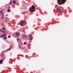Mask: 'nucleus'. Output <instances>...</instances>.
I'll list each match as a JSON object with an SVG mask.
<instances>
[{
    "label": "nucleus",
    "mask_w": 73,
    "mask_h": 73,
    "mask_svg": "<svg viewBox=\"0 0 73 73\" xmlns=\"http://www.w3.org/2000/svg\"><path fill=\"white\" fill-rule=\"evenodd\" d=\"M30 40H32V38H30Z\"/></svg>",
    "instance_id": "25"
},
{
    "label": "nucleus",
    "mask_w": 73,
    "mask_h": 73,
    "mask_svg": "<svg viewBox=\"0 0 73 73\" xmlns=\"http://www.w3.org/2000/svg\"><path fill=\"white\" fill-rule=\"evenodd\" d=\"M0 13H1V15H3V11H0Z\"/></svg>",
    "instance_id": "10"
},
{
    "label": "nucleus",
    "mask_w": 73,
    "mask_h": 73,
    "mask_svg": "<svg viewBox=\"0 0 73 73\" xmlns=\"http://www.w3.org/2000/svg\"><path fill=\"white\" fill-rule=\"evenodd\" d=\"M23 37H24L25 38V37H26L27 36H26V35H23Z\"/></svg>",
    "instance_id": "16"
},
{
    "label": "nucleus",
    "mask_w": 73,
    "mask_h": 73,
    "mask_svg": "<svg viewBox=\"0 0 73 73\" xmlns=\"http://www.w3.org/2000/svg\"><path fill=\"white\" fill-rule=\"evenodd\" d=\"M4 40H6V39H7V37H5L4 38Z\"/></svg>",
    "instance_id": "14"
},
{
    "label": "nucleus",
    "mask_w": 73,
    "mask_h": 73,
    "mask_svg": "<svg viewBox=\"0 0 73 73\" xmlns=\"http://www.w3.org/2000/svg\"><path fill=\"white\" fill-rule=\"evenodd\" d=\"M10 4L11 5H12V3H11V1H10Z\"/></svg>",
    "instance_id": "19"
},
{
    "label": "nucleus",
    "mask_w": 73,
    "mask_h": 73,
    "mask_svg": "<svg viewBox=\"0 0 73 73\" xmlns=\"http://www.w3.org/2000/svg\"><path fill=\"white\" fill-rule=\"evenodd\" d=\"M16 36H17V37H19V34L18 33H16Z\"/></svg>",
    "instance_id": "6"
},
{
    "label": "nucleus",
    "mask_w": 73,
    "mask_h": 73,
    "mask_svg": "<svg viewBox=\"0 0 73 73\" xmlns=\"http://www.w3.org/2000/svg\"><path fill=\"white\" fill-rule=\"evenodd\" d=\"M8 38H11V36L9 35L8 36Z\"/></svg>",
    "instance_id": "18"
},
{
    "label": "nucleus",
    "mask_w": 73,
    "mask_h": 73,
    "mask_svg": "<svg viewBox=\"0 0 73 73\" xmlns=\"http://www.w3.org/2000/svg\"><path fill=\"white\" fill-rule=\"evenodd\" d=\"M16 3V1L15 0H14L13 1V4H15Z\"/></svg>",
    "instance_id": "7"
},
{
    "label": "nucleus",
    "mask_w": 73,
    "mask_h": 73,
    "mask_svg": "<svg viewBox=\"0 0 73 73\" xmlns=\"http://www.w3.org/2000/svg\"><path fill=\"white\" fill-rule=\"evenodd\" d=\"M2 32H3V33H4V30H2Z\"/></svg>",
    "instance_id": "20"
},
{
    "label": "nucleus",
    "mask_w": 73,
    "mask_h": 73,
    "mask_svg": "<svg viewBox=\"0 0 73 73\" xmlns=\"http://www.w3.org/2000/svg\"><path fill=\"white\" fill-rule=\"evenodd\" d=\"M19 38H18L17 39V41H18V40H19Z\"/></svg>",
    "instance_id": "22"
},
{
    "label": "nucleus",
    "mask_w": 73,
    "mask_h": 73,
    "mask_svg": "<svg viewBox=\"0 0 73 73\" xmlns=\"http://www.w3.org/2000/svg\"><path fill=\"white\" fill-rule=\"evenodd\" d=\"M2 29L3 30H5V29L4 27H3Z\"/></svg>",
    "instance_id": "15"
},
{
    "label": "nucleus",
    "mask_w": 73,
    "mask_h": 73,
    "mask_svg": "<svg viewBox=\"0 0 73 73\" xmlns=\"http://www.w3.org/2000/svg\"><path fill=\"white\" fill-rule=\"evenodd\" d=\"M26 44V42H24V45H25V44Z\"/></svg>",
    "instance_id": "21"
},
{
    "label": "nucleus",
    "mask_w": 73,
    "mask_h": 73,
    "mask_svg": "<svg viewBox=\"0 0 73 73\" xmlns=\"http://www.w3.org/2000/svg\"><path fill=\"white\" fill-rule=\"evenodd\" d=\"M4 59V58L3 59H1L0 60V64H2V62L3 61V60Z\"/></svg>",
    "instance_id": "5"
},
{
    "label": "nucleus",
    "mask_w": 73,
    "mask_h": 73,
    "mask_svg": "<svg viewBox=\"0 0 73 73\" xmlns=\"http://www.w3.org/2000/svg\"><path fill=\"white\" fill-rule=\"evenodd\" d=\"M1 31H2V29H0V32H1Z\"/></svg>",
    "instance_id": "23"
},
{
    "label": "nucleus",
    "mask_w": 73,
    "mask_h": 73,
    "mask_svg": "<svg viewBox=\"0 0 73 73\" xmlns=\"http://www.w3.org/2000/svg\"><path fill=\"white\" fill-rule=\"evenodd\" d=\"M11 50V48H10L9 49L7 50V51H9V50Z\"/></svg>",
    "instance_id": "8"
},
{
    "label": "nucleus",
    "mask_w": 73,
    "mask_h": 73,
    "mask_svg": "<svg viewBox=\"0 0 73 73\" xmlns=\"http://www.w3.org/2000/svg\"><path fill=\"white\" fill-rule=\"evenodd\" d=\"M25 49V48H23V49Z\"/></svg>",
    "instance_id": "26"
},
{
    "label": "nucleus",
    "mask_w": 73,
    "mask_h": 73,
    "mask_svg": "<svg viewBox=\"0 0 73 73\" xmlns=\"http://www.w3.org/2000/svg\"><path fill=\"white\" fill-rule=\"evenodd\" d=\"M66 0H57V3L59 5H62L65 3Z\"/></svg>",
    "instance_id": "1"
},
{
    "label": "nucleus",
    "mask_w": 73,
    "mask_h": 73,
    "mask_svg": "<svg viewBox=\"0 0 73 73\" xmlns=\"http://www.w3.org/2000/svg\"><path fill=\"white\" fill-rule=\"evenodd\" d=\"M52 23H53V22H52Z\"/></svg>",
    "instance_id": "27"
},
{
    "label": "nucleus",
    "mask_w": 73,
    "mask_h": 73,
    "mask_svg": "<svg viewBox=\"0 0 73 73\" xmlns=\"http://www.w3.org/2000/svg\"><path fill=\"white\" fill-rule=\"evenodd\" d=\"M1 16H2V19H4V15H3V14H2V15H1Z\"/></svg>",
    "instance_id": "12"
},
{
    "label": "nucleus",
    "mask_w": 73,
    "mask_h": 73,
    "mask_svg": "<svg viewBox=\"0 0 73 73\" xmlns=\"http://www.w3.org/2000/svg\"><path fill=\"white\" fill-rule=\"evenodd\" d=\"M5 36V34H4L3 35V38Z\"/></svg>",
    "instance_id": "13"
},
{
    "label": "nucleus",
    "mask_w": 73,
    "mask_h": 73,
    "mask_svg": "<svg viewBox=\"0 0 73 73\" xmlns=\"http://www.w3.org/2000/svg\"><path fill=\"white\" fill-rule=\"evenodd\" d=\"M31 46V44H29V46Z\"/></svg>",
    "instance_id": "24"
},
{
    "label": "nucleus",
    "mask_w": 73,
    "mask_h": 73,
    "mask_svg": "<svg viewBox=\"0 0 73 73\" xmlns=\"http://www.w3.org/2000/svg\"><path fill=\"white\" fill-rule=\"evenodd\" d=\"M3 35H1L0 36V38H3Z\"/></svg>",
    "instance_id": "9"
},
{
    "label": "nucleus",
    "mask_w": 73,
    "mask_h": 73,
    "mask_svg": "<svg viewBox=\"0 0 73 73\" xmlns=\"http://www.w3.org/2000/svg\"><path fill=\"white\" fill-rule=\"evenodd\" d=\"M8 12H10V11H11V9H8Z\"/></svg>",
    "instance_id": "11"
},
{
    "label": "nucleus",
    "mask_w": 73,
    "mask_h": 73,
    "mask_svg": "<svg viewBox=\"0 0 73 73\" xmlns=\"http://www.w3.org/2000/svg\"><path fill=\"white\" fill-rule=\"evenodd\" d=\"M25 23V22L24 21H21L20 22V25L21 27H23V25Z\"/></svg>",
    "instance_id": "4"
},
{
    "label": "nucleus",
    "mask_w": 73,
    "mask_h": 73,
    "mask_svg": "<svg viewBox=\"0 0 73 73\" xmlns=\"http://www.w3.org/2000/svg\"><path fill=\"white\" fill-rule=\"evenodd\" d=\"M57 11L58 12H60V13H61V12L63 11L64 9L62 7H58L57 8Z\"/></svg>",
    "instance_id": "3"
},
{
    "label": "nucleus",
    "mask_w": 73,
    "mask_h": 73,
    "mask_svg": "<svg viewBox=\"0 0 73 73\" xmlns=\"http://www.w3.org/2000/svg\"><path fill=\"white\" fill-rule=\"evenodd\" d=\"M29 37H32V35H29Z\"/></svg>",
    "instance_id": "17"
},
{
    "label": "nucleus",
    "mask_w": 73,
    "mask_h": 73,
    "mask_svg": "<svg viewBox=\"0 0 73 73\" xmlns=\"http://www.w3.org/2000/svg\"><path fill=\"white\" fill-rule=\"evenodd\" d=\"M31 7H30L29 9L30 12H35V7L34 6H32Z\"/></svg>",
    "instance_id": "2"
}]
</instances>
